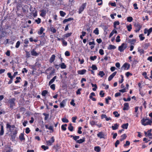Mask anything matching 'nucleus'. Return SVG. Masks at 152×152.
Segmentation results:
<instances>
[{
	"label": "nucleus",
	"instance_id": "nucleus-1",
	"mask_svg": "<svg viewBox=\"0 0 152 152\" xmlns=\"http://www.w3.org/2000/svg\"><path fill=\"white\" fill-rule=\"evenodd\" d=\"M141 123L142 125L144 126L148 125H151V123H152V121L148 119H145L144 118H143L141 120Z\"/></svg>",
	"mask_w": 152,
	"mask_h": 152
},
{
	"label": "nucleus",
	"instance_id": "nucleus-2",
	"mask_svg": "<svg viewBox=\"0 0 152 152\" xmlns=\"http://www.w3.org/2000/svg\"><path fill=\"white\" fill-rule=\"evenodd\" d=\"M134 26L135 28L134 30V31L136 33L139 32L142 27V25L140 24V23L138 22L135 23L134 24Z\"/></svg>",
	"mask_w": 152,
	"mask_h": 152
},
{
	"label": "nucleus",
	"instance_id": "nucleus-3",
	"mask_svg": "<svg viewBox=\"0 0 152 152\" xmlns=\"http://www.w3.org/2000/svg\"><path fill=\"white\" fill-rule=\"evenodd\" d=\"M127 47L126 44L123 43L121 44V46L118 47V50L121 52H123L126 48Z\"/></svg>",
	"mask_w": 152,
	"mask_h": 152
},
{
	"label": "nucleus",
	"instance_id": "nucleus-4",
	"mask_svg": "<svg viewBox=\"0 0 152 152\" xmlns=\"http://www.w3.org/2000/svg\"><path fill=\"white\" fill-rule=\"evenodd\" d=\"M17 133L18 132L16 130H15L13 133L11 132L10 133V135L12 141L15 140V137Z\"/></svg>",
	"mask_w": 152,
	"mask_h": 152
},
{
	"label": "nucleus",
	"instance_id": "nucleus-5",
	"mask_svg": "<svg viewBox=\"0 0 152 152\" xmlns=\"http://www.w3.org/2000/svg\"><path fill=\"white\" fill-rule=\"evenodd\" d=\"M54 137L53 136L51 137L50 140L46 141V143L48 145H52V143L54 142Z\"/></svg>",
	"mask_w": 152,
	"mask_h": 152
},
{
	"label": "nucleus",
	"instance_id": "nucleus-6",
	"mask_svg": "<svg viewBox=\"0 0 152 152\" xmlns=\"http://www.w3.org/2000/svg\"><path fill=\"white\" fill-rule=\"evenodd\" d=\"M130 67V65L129 64L127 63H125L122 66L121 68H123V67L124 68V70H128L129 69Z\"/></svg>",
	"mask_w": 152,
	"mask_h": 152
},
{
	"label": "nucleus",
	"instance_id": "nucleus-7",
	"mask_svg": "<svg viewBox=\"0 0 152 152\" xmlns=\"http://www.w3.org/2000/svg\"><path fill=\"white\" fill-rule=\"evenodd\" d=\"M97 136L100 138H104V133L102 132H99L97 134Z\"/></svg>",
	"mask_w": 152,
	"mask_h": 152
},
{
	"label": "nucleus",
	"instance_id": "nucleus-8",
	"mask_svg": "<svg viewBox=\"0 0 152 152\" xmlns=\"http://www.w3.org/2000/svg\"><path fill=\"white\" fill-rule=\"evenodd\" d=\"M117 73V72L115 71L110 75L108 78V80L109 81H111L113 79V77L116 75Z\"/></svg>",
	"mask_w": 152,
	"mask_h": 152
},
{
	"label": "nucleus",
	"instance_id": "nucleus-9",
	"mask_svg": "<svg viewBox=\"0 0 152 152\" xmlns=\"http://www.w3.org/2000/svg\"><path fill=\"white\" fill-rule=\"evenodd\" d=\"M124 107L123 108V110H129V104L128 103H125L124 104Z\"/></svg>",
	"mask_w": 152,
	"mask_h": 152
},
{
	"label": "nucleus",
	"instance_id": "nucleus-10",
	"mask_svg": "<svg viewBox=\"0 0 152 152\" xmlns=\"http://www.w3.org/2000/svg\"><path fill=\"white\" fill-rule=\"evenodd\" d=\"M86 70L85 69H83L81 70L77 71V72L78 74L83 75L86 72Z\"/></svg>",
	"mask_w": 152,
	"mask_h": 152
},
{
	"label": "nucleus",
	"instance_id": "nucleus-11",
	"mask_svg": "<svg viewBox=\"0 0 152 152\" xmlns=\"http://www.w3.org/2000/svg\"><path fill=\"white\" fill-rule=\"evenodd\" d=\"M15 127V126L14 125H11L10 124H9V123H7L6 124V128L7 129L9 128V130L10 132H12L11 129V128H14Z\"/></svg>",
	"mask_w": 152,
	"mask_h": 152
},
{
	"label": "nucleus",
	"instance_id": "nucleus-12",
	"mask_svg": "<svg viewBox=\"0 0 152 152\" xmlns=\"http://www.w3.org/2000/svg\"><path fill=\"white\" fill-rule=\"evenodd\" d=\"M31 54L32 56H37L39 55V53H37L35 51L34 49H33L31 52Z\"/></svg>",
	"mask_w": 152,
	"mask_h": 152
},
{
	"label": "nucleus",
	"instance_id": "nucleus-13",
	"mask_svg": "<svg viewBox=\"0 0 152 152\" xmlns=\"http://www.w3.org/2000/svg\"><path fill=\"white\" fill-rule=\"evenodd\" d=\"M119 124L117 123L115 124L113 126H112L111 128L113 130H115L118 129Z\"/></svg>",
	"mask_w": 152,
	"mask_h": 152
},
{
	"label": "nucleus",
	"instance_id": "nucleus-14",
	"mask_svg": "<svg viewBox=\"0 0 152 152\" xmlns=\"http://www.w3.org/2000/svg\"><path fill=\"white\" fill-rule=\"evenodd\" d=\"M85 141V138L84 137L82 139H80L79 140H78L76 141V142L77 143L81 144L84 142Z\"/></svg>",
	"mask_w": 152,
	"mask_h": 152
},
{
	"label": "nucleus",
	"instance_id": "nucleus-15",
	"mask_svg": "<svg viewBox=\"0 0 152 152\" xmlns=\"http://www.w3.org/2000/svg\"><path fill=\"white\" fill-rule=\"evenodd\" d=\"M56 56L54 54L52 55L49 60V62L50 63H52L55 60Z\"/></svg>",
	"mask_w": 152,
	"mask_h": 152
},
{
	"label": "nucleus",
	"instance_id": "nucleus-16",
	"mask_svg": "<svg viewBox=\"0 0 152 152\" xmlns=\"http://www.w3.org/2000/svg\"><path fill=\"white\" fill-rule=\"evenodd\" d=\"M19 138L21 141H24L25 139L24 137V134L23 133H21L19 136Z\"/></svg>",
	"mask_w": 152,
	"mask_h": 152
},
{
	"label": "nucleus",
	"instance_id": "nucleus-17",
	"mask_svg": "<svg viewBox=\"0 0 152 152\" xmlns=\"http://www.w3.org/2000/svg\"><path fill=\"white\" fill-rule=\"evenodd\" d=\"M150 45V43H145L142 45V47L144 49L146 50Z\"/></svg>",
	"mask_w": 152,
	"mask_h": 152
},
{
	"label": "nucleus",
	"instance_id": "nucleus-18",
	"mask_svg": "<svg viewBox=\"0 0 152 152\" xmlns=\"http://www.w3.org/2000/svg\"><path fill=\"white\" fill-rule=\"evenodd\" d=\"M66 100H63L60 104V107L61 108H63L65 106V104L66 103Z\"/></svg>",
	"mask_w": 152,
	"mask_h": 152
},
{
	"label": "nucleus",
	"instance_id": "nucleus-19",
	"mask_svg": "<svg viewBox=\"0 0 152 152\" xmlns=\"http://www.w3.org/2000/svg\"><path fill=\"white\" fill-rule=\"evenodd\" d=\"M15 99L14 98H11L8 101L10 104H15Z\"/></svg>",
	"mask_w": 152,
	"mask_h": 152
},
{
	"label": "nucleus",
	"instance_id": "nucleus-20",
	"mask_svg": "<svg viewBox=\"0 0 152 152\" xmlns=\"http://www.w3.org/2000/svg\"><path fill=\"white\" fill-rule=\"evenodd\" d=\"M45 128L46 129H48L51 131V132H53L54 131V130L53 129V126H50L49 127H48V125H45Z\"/></svg>",
	"mask_w": 152,
	"mask_h": 152
},
{
	"label": "nucleus",
	"instance_id": "nucleus-21",
	"mask_svg": "<svg viewBox=\"0 0 152 152\" xmlns=\"http://www.w3.org/2000/svg\"><path fill=\"white\" fill-rule=\"evenodd\" d=\"M69 137H72L73 139L76 141V142L77 140V139H79L80 138L79 136H74L73 135H70L69 136Z\"/></svg>",
	"mask_w": 152,
	"mask_h": 152
},
{
	"label": "nucleus",
	"instance_id": "nucleus-22",
	"mask_svg": "<svg viewBox=\"0 0 152 152\" xmlns=\"http://www.w3.org/2000/svg\"><path fill=\"white\" fill-rule=\"evenodd\" d=\"M40 12L41 13L40 14V15L42 17H44L46 15V10H41Z\"/></svg>",
	"mask_w": 152,
	"mask_h": 152
},
{
	"label": "nucleus",
	"instance_id": "nucleus-23",
	"mask_svg": "<svg viewBox=\"0 0 152 152\" xmlns=\"http://www.w3.org/2000/svg\"><path fill=\"white\" fill-rule=\"evenodd\" d=\"M56 78L57 76H55L52 79H51L49 82V85L50 86L51 84L53 83Z\"/></svg>",
	"mask_w": 152,
	"mask_h": 152
},
{
	"label": "nucleus",
	"instance_id": "nucleus-24",
	"mask_svg": "<svg viewBox=\"0 0 152 152\" xmlns=\"http://www.w3.org/2000/svg\"><path fill=\"white\" fill-rule=\"evenodd\" d=\"M74 20V19H73V18H69L67 19H64L63 20V22L64 23L70 21L71 20Z\"/></svg>",
	"mask_w": 152,
	"mask_h": 152
},
{
	"label": "nucleus",
	"instance_id": "nucleus-25",
	"mask_svg": "<svg viewBox=\"0 0 152 152\" xmlns=\"http://www.w3.org/2000/svg\"><path fill=\"white\" fill-rule=\"evenodd\" d=\"M116 47L114 45H110L109 46L107 47V49L108 50H112L115 49L116 48Z\"/></svg>",
	"mask_w": 152,
	"mask_h": 152
},
{
	"label": "nucleus",
	"instance_id": "nucleus-26",
	"mask_svg": "<svg viewBox=\"0 0 152 152\" xmlns=\"http://www.w3.org/2000/svg\"><path fill=\"white\" fill-rule=\"evenodd\" d=\"M129 124L127 123L126 124H123L121 126V127L124 129H127L128 127Z\"/></svg>",
	"mask_w": 152,
	"mask_h": 152
},
{
	"label": "nucleus",
	"instance_id": "nucleus-27",
	"mask_svg": "<svg viewBox=\"0 0 152 152\" xmlns=\"http://www.w3.org/2000/svg\"><path fill=\"white\" fill-rule=\"evenodd\" d=\"M68 129L71 132H72L73 130V127L72 126V124H69L68 127Z\"/></svg>",
	"mask_w": 152,
	"mask_h": 152
},
{
	"label": "nucleus",
	"instance_id": "nucleus-28",
	"mask_svg": "<svg viewBox=\"0 0 152 152\" xmlns=\"http://www.w3.org/2000/svg\"><path fill=\"white\" fill-rule=\"evenodd\" d=\"M94 150L97 152H99L101 151V148L99 146H95L94 148Z\"/></svg>",
	"mask_w": 152,
	"mask_h": 152
},
{
	"label": "nucleus",
	"instance_id": "nucleus-29",
	"mask_svg": "<svg viewBox=\"0 0 152 152\" xmlns=\"http://www.w3.org/2000/svg\"><path fill=\"white\" fill-rule=\"evenodd\" d=\"M91 84L92 87H94V88H92V90L94 91H96L97 88L96 85V84H94L93 83H91Z\"/></svg>",
	"mask_w": 152,
	"mask_h": 152
},
{
	"label": "nucleus",
	"instance_id": "nucleus-30",
	"mask_svg": "<svg viewBox=\"0 0 152 152\" xmlns=\"http://www.w3.org/2000/svg\"><path fill=\"white\" fill-rule=\"evenodd\" d=\"M142 75L143 76H144L145 78V79H148L149 80H151V79H150L147 76V73L146 72H144L142 73Z\"/></svg>",
	"mask_w": 152,
	"mask_h": 152
},
{
	"label": "nucleus",
	"instance_id": "nucleus-31",
	"mask_svg": "<svg viewBox=\"0 0 152 152\" xmlns=\"http://www.w3.org/2000/svg\"><path fill=\"white\" fill-rule=\"evenodd\" d=\"M4 133V126L3 125L1 126V130L0 131V135H3Z\"/></svg>",
	"mask_w": 152,
	"mask_h": 152
},
{
	"label": "nucleus",
	"instance_id": "nucleus-32",
	"mask_svg": "<svg viewBox=\"0 0 152 152\" xmlns=\"http://www.w3.org/2000/svg\"><path fill=\"white\" fill-rule=\"evenodd\" d=\"M44 30V29L42 27H41L40 28V31H38V34L39 35L42 34Z\"/></svg>",
	"mask_w": 152,
	"mask_h": 152
},
{
	"label": "nucleus",
	"instance_id": "nucleus-33",
	"mask_svg": "<svg viewBox=\"0 0 152 152\" xmlns=\"http://www.w3.org/2000/svg\"><path fill=\"white\" fill-rule=\"evenodd\" d=\"M60 66L62 69H65L66 68V65L64 63H62L60 65Z\"/></svg>",
	"mask_w": 152,
	"mask_h": 152
},
{
	"label": "nucleus",
	"instance_id": "nucleus-34",
	"mask_svg": "<svg viewBox=\"0 0 152 152\" xmlns=\"http://www.w3.org/2000/svg\"><path fill=\"white\" fill-rule=\"evenodd\" d=\"M98 75L100 76V77H103L104 75H105V74L103 71H100L99 72V73L98 74Z\"/></svg>",
	"mask_w": 152,
	"mask_h": 152
},
{
	"label": "nucleus",
	"instance_id": "nucleus-35",
	"mask_svg": "<svg viewBox=\"0 0 152 152\" xmlns=\"http://www.w3.org/2000/svg\"><path fill=\"white\" fill-rule=\"evenodd\" d=\"M93 32L96 35H98L99 34V30L98 28H96L94 31Z\"/></svg>",
	"mask_w": 152,
	"mask_h": 152
},
{
	"label": "nucleus",
	"instance_id": "nucleus-36",
	"mask_svg": "<svg viewBox=\"0 0 152 152\" xmlns=\"http://www.w3.org/2000/svg\"><path fill=\"white\" fill-rule=\"evenodd\" d=\"M48 93V91L47 90H45L43 91L42 92V95L43 96H45L46 94Z\"/></svg>",
	"mask_w": 152,
	"mask_h": 152
},
{
	"label": "nucleus",
	"instance_id": "nucleus-37",
	"mask_svg": "<svg viewBox=\"0 0 152 152\" xmlns=\"http://www.w3.org/2000/svg\"><path fill=\"white\" fill-rule=\"evenodd\" d=\"M120 24V23L118 21H115L113 23V27L115 28H116V25H118Z\"/></svg>",
	"mask_w": 152,
	"mask_h": 152
},
{
	"label": "nucleus",
	"instance_id": "nucleus-38",
	"mask_svg": "<svg viewBox=\"0 0 152 152\" xmlns=\"http://www.w3.org/2000/svg\"><path fill=\"white\" fill-rule=\"evenodd\" d=\"M113 114L115 117H118L120 115V114L118 113V112L116 111H114L113 112Z\"/></svg>",
	"mask_w": 152,
	"mask_h": 152
},
{
	"label": "nucleus",
	"instance_id": "nucleus-39",
	"mask_svg": "<svg viewBox=\"0 0 152 152\" xmlns=\"http://www.w3.org/2000/svg\"><path fill=\"white\" fill-rule=\"evenodd\" d=\"M87 4L86 3H85L82 4V6L80 8V10H84L86 8V6Z\"/></svg>",
	"mask_w": 152,
	"mask_h": 152
},
{
	"label": "nucleus",
	"instance_id": "nucleus-40",
	"mask_svg": "<svg viewBox=\"0 0 152 152\" xmlns=\"http://www.w3.org/2000/svg\"><path fill=\"white\" fill-rule=\"evenodd\" d=\"M34 10H33L31 12V15H33V16L34 17H35L37 16V11H35L34 12Z\"/></svg>",
	"mask_w": 152,
	"mask_h": 152
},
{
	"label": "nucleus",
	"instance_id": "nucleus-41",
	"mask_svg": "<svg viewBox=\"0 0 152 152\" xmlns=\"http://www.w3.org/2000/svg\"><path fill=\"white\" fill-rule=\"evenodd\" d=\"M138 51L141 54H144L145 53V51L143 49H140L139 48H138Z\"/></svg>",
	"mask_w": 152,
	"mask_h": 152
},
{
	"label": "nucleus",
	"instance_id": "nucleus-42",
	"mask_svg": "<svg viewBox=\"0 0 152 152\" xmlns=\"http://www.w3.org/2000/svg\"><path fill=\"white\" fill-rule=\"evenodd\" d=\"M143 34H141L139 35V37L140 38V40L142 41L144 39L145 37H143Z\"/></svg>",
	"mask_w": 152,
	"mask_h": 152
},
{
	"label": "nucleus",
	"instance_id": "nucleus-43",
	"mask_svg": "<svg viewBox=\"0 0 152 152\" xmlns=\"http://www.w3.org/2000/svg\"><path fill=\"white\" fill-rule=\"evenodd\" d=\"M127 30L129 31H131L132 29V25L131 24H130L129 25H128L127 26Z\"/></svg>",
	"mask_w": 152,
	"mask_h": 152
},
{
	"label": "nucleus",
	"instance_id": "nucleus-44",
	"mask_svg": "<svg viewBox=\"0 0 152 152\" xmlns=\"http://www.w3.org/2000/svg\"><path fill=\"white\" fill-rule=\"evenodd\" d=\"M43 115L45 116V117L44 118V119L45 120H47L48 116H49V114H47L45 113H44L43 114Z\"/></svg>",
	"mask_w": 152,
	"mask_h": 152
},
{
	"label": "nucleus",
	"instance_id": "nucleus-45",
	"mask_svg": "<svg viewBox=\"0 0 152 152\" xmlns=\"http://www.w3.org/2000/svg\"><path fill=\"white\" fill-rule=\"evenodd\" d=\"M62 121L64 123H67L69 122V120L66 118H62Z\"/></svg>",
	"mask_w": 152,
	"mask_h": 152
},
{
	"label": "nucleus",
	"instance_id": "nucleus-46",
	"mask_svg": "<svg viewBox=\"0 0 152 152\" xmlns=\"http://www.w3.org/2000/svg\"><path fill=\"white\" fill-rule=\"evenodd\" d=\"M133 20V18L132 17H128L127 18V21L129 22H132V21Z\"/></svg>",
	"mask_w": 152,
	"mask_h": 152
},
{
	"label": "nucleus",
	"instance_id": "nucleus-47",
	"mask_svg": "<svg viewBox=\"0 0 152 152\" xmlns=\"http://www.w3.org/2000/svg\"><path fill=\"white\" fill-rule=\"evenodd\" d=\"M62 44L63 46H66L67 45V42L65 41L63 39L62 41Z\"/></svg>",
	"mask_w": 152,
	"mask_h": 152
},
{
	"label": "nucleus",
	"instance_id": "nucleus-48",
	"mask_svg": "<svg viewBox=\"0 0 152 152\" xmlns=\"http://www.w3.org/2000/svg\"><path fill=\"white\" fill-rule=\"evenodd\" d=\"M6 33L4 32H2L0 35V39L4 37L5 36Z\"/></svg>",
	"mask_w": 152,
	"mask_h": 152
},
{
	"label": "nucleus",
	"instance_id": "nucleus-49",
	"mask_svg": "<svg viewBox=\"0 0 152 152\" xmlns=\"http://www.w3.org/2000/svg\"><path fill=\"white\" fill-rule=\"evenodd\" d=\"M148 34H147V36H148L149 35V34H150V33L152 32V27L150 28L148 30Z\"/></svg>",
	"mask_w": 152,
	"mask_h": 152
},
{
	"label": "nucleus",
	"instance_id": "nucleus-50",
	"mask_svg": "<svg viewBox=\"0 0 152 152\" xmlns=\"http://www.w3.org/2000/svg\"><path fill=\"white\" fill-rule=\"evenodd\" d=\"M97 58V56H91L90 57V59L92 61H94Z\"/></svg>",
	"mask_w": 152,
	"mask_h": 152
},
{
	"label": "nucleus",
	"instance_id": "nucleus-51",
	"mask_svg": "<svg viewBox=\"0 0 152 152\" xmlns=\"http://www.w3.org/2000/svg\"><path fill=\"white\" fill-rule=\"evenodd\" d=\"M60 15L62 17H64L66 15L65 13L62 11H60Z\"/></svg>",
	"mask_w": 152,
	"mask_h": 152
},
{
	"label": "nucleus",
	"instance_id": "nucleus-52",
	"mask_svg": "<svg viewBox=\"0 0 152 152\" xmlns=\"http://www.w3.org/2000/svg\"><path fill=\"white\" fill-rule=\"evenodd\" d=\"M35 21L37 24H39L41 23V20L40 18H38L37 19H36L35 20Z\"/></svg>",
	"mask_w": 152,
	"mask_h": 152
},
{
	"label": "nucleus",
	"instance_id": "nucleus-53",
	"mask_svg": "<svg viewBox=\"0 0 152 152\" xmlns=\"http://www.w3.org/2000/svg\"><path fill=\"white\" fill-rule=\"evenodd\" d=\"M130 142L129 141H126V143L124 145V147H126L127 146H129L130 145Z\"/></svg>",
	"mask_w": 152,
	"mask_h": 152
},
{
	"label": "nucleus",
	"instance_id": "nucleus-54",
	"mask_svg": "<svg viewBox=\"0 0 152 152\" xmlns=\"http://www.w3.org/2000/svg\"><path fill=\"white\" fill-rule=\"evenodd\" d=\"M120 37L118 35L116 39V42H119L121 41V39H120Z\"/></svg>",
	"mask_w": 152,
	"mask_h": 152
},
{
	"label": "nucleus",
	"instance_id": "nucleus-55",
	"mask_svg": "<svg viewBox=\"0 0 152 152\" xmlns=\"http://www.w3.org/2000/svg\"><path fill=\"white\" fill-rule=\"evenodd\" d=\"M41 148L43 149L45 151L48 148V146H45L44 145H42L41 146Z\"/></svg>",
	"mask_w": 152,
	"mask_h": 152
},
{
	"label": "nucleus",
	"instance_id": "nucleus-56",
	"mask_svg": "<svg viewBox=\"0 0 152 152\" xmlns=\"http://www.w3.org/2000/svg\"><path fill=\"white\" fill-rule=\"evenodd\" d=\"M96 2L98 3V5H101L102 4V0H96Z\"/></svg>",
	"mask_w": 152,
	"mask_h": 152
},
{
	"label": "nucleus",
	"instance_id": "nucleus-57",
	"mask_svg": "<svg viewBox=\"0 0 152 152\" xmlns=\"http://www.w3.org/2000/svg\"><path fill=\"white\" fill-rule=\"evenodd\" d=\"M86 30L87 31L88 33L92 32V30L90 27H88V28H87Z\"/></svg>",
	"mask_w": 152,
	"mask_h": 152
},
{
	"label": "nucleus",
	"instance_id": "nucleus-58",
	"mask_svg": "<svg viewBox=\"0 0 152 152\" xmlns=\"http://www.w3.org/2000/svg\"><path fill=\"white\" fill-rule=\"evenodd\" d=\"M125 75L127 77H129V76H132V74L129 72H127L126 73Z\"/></svg>",
	"mask_w": 152,
	"mask_h": 152
},
{
	"label": "nucleus",
	"instance_id": "nucleus-59",
	"mask_svg": "<svg viewBox=\"0 0 152 152\" xmlns=\"http://www.w3.org/2000/svg\"><path fill=\"white\" fill-rule=\"evenodd\" d=\"M99 53L101 55H104V51L102 49H100L99 50Z\"/></svg>",
	"mask_w": 152,
	"mask_h": 152
},
{
	"label": "nucleus",
	"instance_id": "nucleus-60",
	"mask_svg": "<svg viewBox=\"0 0 152 152\" xmlns=\"http://www.w3.org/2000/svg\"><path fill=\"white\" fill-rule=\"evenodd\" d=\"M91 68L93 70H96L97 69V68L96 66L95 65H93L92 66Z\"/></svg>",
	"mask_w": 152,
	"mask_h": 152
},
{
	"label": "nucleus",
	"instance_id": "nucleus-61",
	"mask_svg": "<svg viewBox=\"0 0 152 152\" xmlns=\"http://www.w3.org/2000/svg\"><path fill=\"white\" fill-rule=\"evenodd\" d=\"M30 131V129L28 127H27L26 129L25 130V132L26 134H28Z\"/></svg>",
	"mask_w": 152,
	"mask_h": 152
},
{
	"label": "nucleus",
	"instance_id": "nucleus-62",
	"mask_svg": "<svg viewBox=\"0 0 152 152\" xmlns=\"http://www.w3.org/2000/svg\"><path fill=\"white\" fill-rule=\"evenodd\" d=\"M77 119V116L72 117V122L73 123H75L76 122V120Z\"/></svg>",
	"mask_w": 152,
	"mask_h": 152
},
{
	"label": "nucleus",
	"instance_id": "nucleus-63",
	"mask_svg": "<svg viewBox=\"0 0 152 152\" xmlns=\"http://www.w3.org/2000/svg\"><path fill=\"white\" fill-rule=\"evenodd\" d=\"M74 99H72L70 103V104L73 106H75V103L74 102Z\"/></svg>",
	"mask_w": 152,
	"mask_h": 152
},
{
	"label": "nucleus",
	"instance_id": "nucleus-64",
	"mask_svg": "<svg viewBox=\"0 0 152 152\" xmlns=\"http://www.w3.org/2000/svg\"><path fill=\"white\" fill-rule=\"evenodd\" d=\"M90 124L92 126L96 124L95 122L94 121H91L90 122Z\"/></svg>",
	"mask_w": 152,
	"mask_h": 152
}]
</instances>
